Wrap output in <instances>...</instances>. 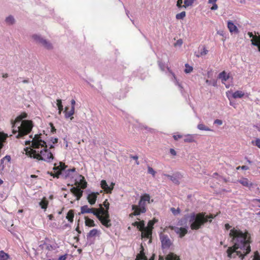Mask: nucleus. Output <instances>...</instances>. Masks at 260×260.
<instances>
[{
	"label": "nucleus",
	"mask_w": 260,
	"mask_h": 260,
	"mask_svg": "<svg viewBox=\"0 0 260 260\" xmlns=\"http://www.w3.org/2000/svg\"><path fill=\"white\" fill-rule=\"evenodd\" d=\"M101 234V231L96 229L91 230L86 236L87 241L86 245L91 246L93 245L95 243L96 237H100Z\"/></svg>",
	"instance_id": "nucleus-7"
},
{
	"label": "nucleus",
	"mask_w": 260,
	"mask_h": 260,
	"mask_svg": "<svg viewBox=\"0 0 260 260\" xmlns=\"http://www.w3.org/2000/svg\"><path fill=\"white\" fill-rule=\"evenodd\" d=\"M132 210L134 211V212L129 214L131 217H133L134 216H139L142 213H140V210H139V208L136 205H133L132 206Z\"/></svg>",
	"instance_id": "nucleus-28"
},
{
	"label": "nucleus",
	"mask_w": 260,
	"mask_h": 260,
	"mask_svg": "<svg viewBox=\"0 0 260 260\" xmlns=\"http://www.w3.org/2000/svg\"><path fill=\"white\" fill-rule=\"evenodd\" d=\"M171 211L174 215H176L179 214L181 212V210L179 208L175 209V208L172 207L171 208Z\"/></svg>",
	"instance_id": "nucleus-51"
},
{
	"label": "nucleus",
	"mask_w": 260,
	"mask_h": 260,
	"mask_svg": "<svg viewBox=\"0 0 260 260\" xmlns=\"http://www.w3.org/2000/svg\"><path fill=\"white\" fill-rule=\"evenodd\" d=\"M195 1L196 0H184V5L183 6V7L186 8L189 6H191Z\"/></svg>",
	"instance_id": "nucleus-47"
},
{
	"label": "nucleus",
	"mask_w": 260,
	"mask_h": 260,
	"mask_svg": "<svg viewBox=\"0 0 260 260\" xmlns=\"http://www.w3.org/2000/svg\"><path fill=\"white\" fill-rule=\"evenodd\" d=\"M28 117V114L26 112H23L18 117V118H19L20 120L25 119Z\"/></svg>",
	"instance_id": "nucleus-55"
},
{
	"label": "nucleus",
	"mask_w": 260,
	"mask_h": 260,
	"mask_svg": "<svg viewBox=\"0 0 260 260\" xmlns=\"http://www.w3.org/2000/svg\"><path fill=\"white\" fill-rule=\"evenodd\" d=\"M238 181L243 186L245 187L250 188L253 186V183L251 182H249L248 179L246 178H243Z\"/></svg>",
	"instance_id": "nucleus-27"
},
{
	"label": "nucleus",
	"mask_w": 260,
	"mask_h": 260,
	"mask_svg": "<svg viewBox=\"0 0 260 260\" xmlns=\"http://www.w3.org/2000/svg\"><path fill=\"white\" fill-rule=\"evenodd\" d=\"M48 204L49 201L45 197H44L43 199L39 203V206L42 209H44L45 211L47 209Z\"/></svg>",
	"instance_id": "nucleus-29"
},
{
	"label": "nucleus",
	"mask_w": 260,
	"mask_h": 260,
	"mask_svg": "<svg viewBox=\"0 0 260 260\" xmlns=\"http://www.w3.org/2000/svg\"><path fill=\"white\" fill-rule=\"evenodd\" d=\"M4 161L5 159H3V158H2L0 160V168L2 170H3L5 168V165H4Z\"/></svg>",
	"instance_id": "nucleus-63"
},
{
	"label": "nucleus",
	"mask_w": 260,
	"mask_h": 260,
	"mask_svg": "<svg viewBox=\"0 0 260 260\" xmlns=\"http://www.w3.org/2000/svg\"><path fill=\"white\" fill-rule=\"evenodd\" d=\"M230 237L232 238L234 245L229 247L226 250L227 256L231 258L237 256L243 260L251 251L250 244L251 243V236L247 230H241L231 232Z\"/></svg>",
	"instance_id": "nucleus-1"
},
{
	"label": "nucleus",
	"mask_w": 260,
	"mask_h": 260,
	"mask_svg": "<svg viewBox=\"0 0 260 260\" xmlns=\"http://www.w3.org/2000/svg\"><path fill=\"white\" fill-rule=\"evenodd\" d=\"M194 135L188 134L185 136V138L184 139L185 143H192L195 142L194 139Z\"/></svg>",
	"instance_id": "nucleus-37"
},
{
	"label": "nucleus",
	"mask_w": 260,
	"mask_h": 260,
	"mask_svg": "<svg viewBox=\"0 0 260 260\" xmlns=\"http://www.w3.org/2000/svg\"><path fill=\"white\" fill-rule=\"evenodd\" d=\"M41 136V134L35 135L31 149L28 150V147H26L24 149V150L26 152V155L28 157L37 159L38 152L37 149L40 148L41 145H45L46 144V141L42 139Z\"/></svg>",
	"instance_id": "nucleus-3"
},
{
	"label": "nucleus",
	"mask_w": 260,
	"mask_h": 260,
	"mask_svg": "<svg viewBox=\"0 0 260 260\" xmlns=\"http://www.w3.org/2000/svg\"><path fill=\"white\" fill-rule=\"evenodd\" d=\"M185 69L184 70V72L186 74H189L193 71V67L191 66H190L188 63L185 64Z\"/></svg>",
	"instance_id": "nucleus-42"
},
{
	"label": "nucleus",
	"mask_w": 260,
	"mask_h": 260,
	"mask_svg": "<svg viewBox=\"0 0 260 260\" xmlns=\"http://www.w3.org/2000/svg\"><path fill=\"white\" fill-rule=\"evenodd\" d=\"M59 175H60V176L62 177L63 179H67L68 178H73L74 176L69 171V169H66L63 172H60V174Z\"/></svg>",
	"instance_id": "nucleus-25"
},
{
	"label": "nucleus",
	"mask_w": 260,
	"mask_h": 260,
	"mask_svg": "<svg viewBox=\"0 0 260 260\" xmlns=\"http://www.w3.org/2000/svg\"><path fill=\"white\" fill-rule=\"evenodd\" d=\"M186 16V12L182 11L180 13L176 14V19L177 20H183Z\"/></svg>",
	"instance_id": "nucleus-41"
},
{
	"label": "nucleus",
	"mask_w": 260,
	"mask_h": 260,
	"mask_svg": "<svg viewBox=\"0 0 260 260\" xmlns=\"http://www.w3.org/2000/svg\"><path fill=\"white\" fill-rule=\"evenodd\" d=\"M16 127H17V125H16V123H14V122H12V128H13L12 133L14 135L16 134L17 133H18V134L19 133L18 126L17 127V129H15L16 128Z\"/></svg>",
	"instance_id": "nucleus-50"
},
{
	"label": "nucleus",
	"mask_w": 260,
	"mask_h": 260,
	"mask_svg": "<svg viewBox=\"0 0 260 260\" xmlns=\"http://www.w3.org/2000/svg\"><path fill=\"white\" fill-rule=\"evenodd\" d=\"M251 143L260 148V139L256 138L255 140V142H254L253 141H252Z\"/></svg>",
	"instance_id": "nucleus-53"
},
{
	"label": "nucleus",
	"mask_w": 260,
	"mask_h": 260,
	"mask_svg": "<svg viewBox=\"0 0 260 260\" xmlns=\"http://www.w3.org/2000/svg\"><path fill=\"white\" fill-rule=\"evenodd\" d=\"M251 45L256 46L258 51L260 52V37H256L254 39H251Z\"/></svg>",
	"instance_id": "nucleus-30"
},
{
	"label": "nucleus",
	"mask_w": 260,
	"mask_h": 260,
	"mask_svg": "<svg viewBox=\"0 0 260 260\" xmlns=\"http://www.w3.org/2000/svg\"><path fill=\"white\" fill-rule=\"evenodd\" d=\"M218 78L221 80L222 83H224V82L226 81L230 78V75L225 71H223L218 74Z\"/></svg>",
	"instance_id": "nucleus-26"
},
{
	"label": "nucleus",
	"mask_w": 260,
	"mask_h": 260,
	"mask_svg": "<svg viewBox=\"0 0 260 260\" xmlns=\"http://www.w3.org/2000/svg\"><path fill=\"white\" fill-rule=\"evenodd\" d=\"M57 247H58L57 246V244L56 243L54 245H51L47 243L46 248L48 251H51L56 249Z\"/></svg>",
	"instance_id": "nucleus-44"
},
{
	"label": "nucleus",
	"mask_w": 260,
	"mask_h": 260,
	"mask_svg": "<svg viewBox=\"0 0 260 260\" xmlns=\"http://www.w3.org/2000/svg\"><path fill=\"white\" fill-rule=\"evenodd\" d=\"M249 169V167L246 165L242 166H238L236 168L237 170L242 169L243 170H247Z\"/></svg>",
	"instance_id": "nucleus-61"
},
{
	"label": "nucleus",
	"mask_w": 260,
	"mask_h": 260,
	"mask_svg": "<svg viewBox=\"0 0 260 260\" xmlns=\"http://www.w3.org/2000/svg\"><path fill=\"white\" fill-rule=\"evenodd\" d=\"M252 260H260V255L257 252H255V255Z\"/></svg>",
	"instance_id": "nucleus-64"
},
{
	"label": "nucleus",
	"mask_w": 260,
	"mask_h": 260,
	"mask_svg": "<svg viewBox=\"0 0 260 260\" xmlns=\"http://www.w3.org/2000/svg\"><path fill=\"white\" fill-rule=\"evenodd\" d=\"M104 206L106 209V210L105 211H108L109 210V206H110V204L109 203L108 201V200L106 199L105 200V201L103 202V204H100L99 206H100V207L101 208V209L102 208V206Z\"/></svg>",
	"instance_id": "nucleus-45"
},
{
	"label": "nucleus",
	"mask_w": 260,
	"mask_h": 260,
	"mask_svg": "<svg viewBox=\"0 0 260 260\" xmlns=\"http://www.w3.org/2000/svg\"><path fill=\"white\" fill-rule=\"evenodd\" d=\"M44 48H45L47 50H52L53 48V45L49 41H47L46 39L44 40L42 45Z\"/></svg>",
	"instance_id": "nucleus-36"
},
{
	"label": "nucleus",
	"mask_w": 260,
	"mask_h": 260,
	"mask_svg": "<svg viewBox=\"0 0 260 260\" xmlns=\"http://www.w3.org/2000/svg\"><path fill=\"white\" fill-rule=\"evenodd\" d=\"M49 125L51 127V132L52 134H55L56 132V129L55 128V126H54L52 122H50L49 123Z\"/></svg>",
	"instance_id": "nucleus-58"
},
{
	"label": "nucleus",
	"mask_w": 260,
	"mask_h": 260,
	"mask_svg": "<svg viewBox=\"0 0 260 260\" xmlns=\"http://www.w3.org/2000/svg\"><path fill=\"white\" fill-rule=\"evenodd\" d=\"M77 177L75 179V184L79 185L81 188L84 189L87 187V182L84 177L81 174L77 173Z\"/></svg>",
	"instance_id": "nucleus-9"
},
{
	"label": "nucleus",
	"mask_w": 260,
	"mask_h": 260,
	"mask_svg": "<svg viewBox=\"0 0 260 260\" xmlns=\"http://www.w3.org/2000/svg\"><path fill=\"white\" fill-rule=\"evenodd\" d=\"M47 174H49L51 176H52L54 178H59L60 177V175H59L60 174V172H47Z\"/></svg>",
	"instance_id": "nucleus-46"
},
{
	"label": "nucleus",
	"mask_w": 260,
	"mask_h": 260,
	"mask_svg": "<svg viewBox=\"0 0 260 260\" xmlns=\"http://www.w3.org/2000/svg\"><path fill=\"white\" fill-rule=\"evenodd\" d=\"M95 208H89L87 205H84L81 207V212L78 213V215L84 214L87 213H92V210H95Z\"/></svg>",
	"instance_id": "nucleus-22"
},
{
	"label": "nucleus",
	"mask_w": 260,
	"mask_h": 260,
	"mask_svg": "<svg viewBox=\"0 0 260 260\" xmlns=\"http://www.w3.org/2000/svg\"><path fill=\"white\" fill-rule=\"evenodd\" d=\"M206 83L209 85H212L214 87L217 86V80H215V79H213L212 80H206Z\"/></svg>",
	"instance_id": "nucleus-43"
},
{
	"label": "nucleus",
	"mask_w": 260,
	"mask_h": 260,
	"mask_svg": "<svg viewBox=\"0 0 260 260\" xmlns=\"http://www.w3.org/2000/svg\"><path fill=\"white\" fill-rule=\"evenodd\" d=\"M148 173L151 174L153 176H154L156 174V172L154 170L149 166L148 167Z\"/></svg>",
	"instance_id": "nucleus-54"
},
{
	"label": "nucleus",
	"mask_w": 260,
	"mask_h": 260,
	"mask_svg": "<svg viewBox=\"0 0 260 260\" xmlns=\"http://www.w3.org/2000/svg\"><path fill=\"white\" fill-rule=\"evenodd\" d=\"M215 216L213 214H207L206 212H192L187 213L179 220L177 225L188 226L189 222L190 229L193 231H197L202 228L207 222L211 223Z\"/></svg>",
	"instance_id": "nucleus-2"
},
{
	"label": "nucleus",
	"mask_w": 260,
	"mask_h": 260,
	"mask_svg": "<svg viewBox=\"0 0 260 260\" xmlns=\"http://www.w3.org/2000/svg\"><path fill=\"white\" fill-rule=\"evenodd\" d=\"M208 52V50L206 49V48L204 47L201 50V55H205Z\"/></svg>",
	"instance_id": "nucleus-59"
},
{
	"label": "nucleus",
	"mask_w": 260,
	"mask_h": 260,
	"mask_svg": "<svg viewBox=\"0 0 260 260\" xmlns=\"http://www.w3.org/2000/svg\"><path fill=\"white\" fill-rule=\"evenodd\" d=\"M100 185L101 188L107 193H111L113 190V187L109 186L105 180H102L101 181Z\"/></svg>",
	"instance_id": "nucleus-21"
},
{
	"label": "nucleus",
	"mask_w": 260,
	"mask_h": 260,
	"mask_svg": "<svg viewBox=\"0 0 260 260\" xmlns=\"http://www.w3.org/2000/svg\"><path fill=\"white\" fill-rule=\"evenodd\" d=\"M153 227L148 228L146 227L144 229L142 232V235L143 237L149 239V240L148 242V244H150L152 242V229Z\"/></svg>",
	"instance_id": "nucleus-17"
},
{
	"label": "nucleus",
	"mask_w": 260,
	"mask_h": 260,
	"mask_svg": "<svg viewBox=\"0 0 260 260\" xmlns=\"http://www.w3.org/2000/svg\"><path fill=\"white\" fill-rule=\"evenodd\" d=\"M56 105L59 111L58 113L59 114H60L63 109V105L62 104V100L61 99H57Z\"/></svg>",
	"instance_id": "nucleus-39"
},
{
	"label": "nucleus",
	"mask_w": 260,
	"mask_h": 260,
	"mask_svg": "<svg viewBox=\"0 0 260 260\" xmlns=\"http://www.w3.org/2000/svg\"><path fill=\"white\" fill-rule=\"evenodd\" d=\"M40 148H43L40 151L38 150L37 160H43L47 162H51L54 158L53 153L48 148L47 142L46 144L41 145Z\"/></svg>",
	"instance_id": "nucleus-5"
},
{
	"label": "nucleus",
	"mask_w": 260,
	"mask_h": 260,
	"mask_svg": "<svg viewBox=\"0 0 260 260\" xmlns=\"http://www.w3.org/2000/svg\"><path fill=\"white\" fill-rule=\"evenodd\" d=\"M58 139L57 138L51 137L48 142L52 143L53 144H55L58 143Z\"/></svg>",
	"instance_id": "nucleus-56"
},
{
	"label": "nucleus",
	"mask_w": 260,
	"mask_h": 260,
	"mask_svg": "<svg viewBox=\"0 0 260 260\" xmlns=\"http://www.w3.org/2000/svg\"><path fill=\"white\" fill-rule=\"evenodd\" d=\"M121 92H123V91L121 89H120L119 92H117V93H114V97L118 100H120L122 98H124L125 97V94L124 93H123L121 95Z\"/></svg>",
	"instance_id": "nucleus-40"
},
{
	"label": "nucleus",
	"mask_w": 260,
	"mask_h": 260,
	"mask_svg": "<svg viewBox=\"0 0 260 260\" xmlns=\"http://www.w3.org/2000/svg\"><path fill=\"white\" fill-rule=\"evenodd\" d=\"M86 192L88 193L87 199L88 203L91 205H94L96 202L98 196L99 194V192L90 191V190H86Z\"/></svg>",
	"instance_id": "nucleus-15"
},
{
	"label": "nucleus",
	"mask_w": 260,
	"mask_h": 260,
	"mask_svg": "<svg viewBox=\"0 0 260 260\" xmlns=\"http://www.w3.org/2000/svg\"><path fill=\"white\" fill-rule=\"evenodd\" d=\"M158 221V220L154 218L152 220H149L148 222V224L149 226H151V228L153 227V225L154 223H156Z\"/></svg>",
	"instance_id": "nucleus-57"
},
{
	"label": "nucleus",
	"mask_w": 260,
	"mask_h": 260,
	"mask_svg": "<svg viewBox=\"0 0 260 260\" xmlns=\"http://www.w3.org/2000/svg\"><path fill=\"white\" fill-rule=\"evenodd\" d=\"M140 252L137 254L135 260H154V254H153L150 258H148L147 256L145 255V253L144 252V248L142 244L140 245Z\"/></svg>",
	"instance_id": "nucleus-10"
},
{
	"label": "nucleus",
	"mask_w": 260,
	"mask_h": 260,
	"mask_svg": "<svg viewBox=\"0 0 260 260\" xmlns=\"http://www.w3.org/2000/svg\"><path fill=\"white\" fill-rule=\"evenodd\" d=\"M140 200H141L146 203V202H148V203H150L153 202V199H152L150 201V196L148 193H144V194H142V196H141Z\"/></svg>",
	"instance_id": "nucleus-33"
},
{
	"label": "nucleus",
	"mask_w": 260,
	"mask_h": 260,
	"mask_svg": "<svg viewBox=\"0 0 260 260\" xmlns=\"http://www.w3.org/2000/svg\"><path fill=\"white\" fill-rule=\"evenodd\" d=\"M32 39L34 40L36 44L42 45L43 42L45 40L40 35L33 34L31 36Z\"/></svg>",
	"instance_id": "nucleus-23"
},
{
	"label": "nucleus",
	"mask_w": 260,
	"mask_h": 260,
	"mask_svg": "<svg viewBox=\"0 0 260 260\" xmlns=\"http://www.w3.org/2000/svg\"><path fill=\"white\" fill-rule=\"evenodd\" d=\"M74 210H70L66 216V218L70 222H73L74 220Z\"/></svg>",
	"instance_id": "nucleus-32"
},
{
	"label": "nucleus",
	"mask_w": 260,
	"mask_h": 260,
	"mask_svg": "<svg viewBox=\"0 0 260 260\" xmlns=\"http://www.w3.org/2000/svg\"><path fill=\"white\" fill-rule=\"evenodd\" d=\"M171 229L174 230L176 233L179 234V237L182 238L188 233L189 227L188 226H184L183 227L178 228L174 226H172Z\"/></svg>",
	"instance_id": "nucleus-13"
},
{
	"label": "nucleus",
	"mask_w": 260,
	"mask_h": 260,
	"mask_svg": "<svg viewBox=\"0 0 260 260\" xmlns=\"http://www.w3.org/2000/svg\"><path fill=\"white\" fill-rule=\"evenodd\" d=\"M158 66L161 71H165V63L163 62L161 60H158L157 61Z\"/></svg>",
	"instance_id": "nucleus-52"
},
{
	"label": "nucleus",
	"mask_w": 260,
	"mask_h": 260,
	"mask_svg": "<svg viewBox=\"0 0 260 260\" xmlns=\"http://www.w3.org/2000/svg\"><path fill=\"white\" fill-rule=\"evenodd\" d=\"M183 44V41L182 39H180L177 41V42L174 44V46H181Z\"/></svg>",
	"instance_id": "nucleus-60"
},
{
	"label": "nucleus",
	"mask_w": 260,
	"mask_h": 260,
	"mask_svg": "<svg viewBox=\"0 0 260 260\" xmlns=\"http://www.w3.org/2000/svg\"><path fill=\"white\" fill-rule=\"evenodd\" d=\"M34 127L33 121L31 120H23L18 129L19 133L17 134L16 137L17 139L23 138L24 136L29 134L32 131Z\"/></svg>",
	"instance_id": "nucleus-4"
},
{
	"label": "nucleus",
	"mask_w": 260,
	"mask_h": 260,
	"mask_svg": "<svg viewBox=\"0 0 260 260\" xmlns=\"http://www.w3.org/2000/svg\"><path fill=\"white\" fill-rule=\"evenodd\" d=\"M68 168V166L61 161H59L58 164L55 163L53 168V170L56 172H62Z\"/></svg>",
	"instance_id": "nucleus-19"
},
{
	"label": "nucleus",
	"mask_w": 260,
	"mask_h": 260,
	"mask_svg": "<svg viewBox=\"0 0 260 260\" xmlns=\"http://www.w3.org/2000/svg\"><path fill=\"white\" fill-rule=\"evenodd\" d=\"M228 27L230 32L232 34H237L239 33V30L237 27V26L234 24V23L232 20H229L228 21Z\"/></svg>",
	"instance_id": "nucleus-20"
},
{
	"label": "nucleus",
	"mask_w": 260,
	"mask_h": 260,
	"mask_svg": "<svg viewBox=\"0 0 260 260\" xmlns=\"http://www.w3.org/2000/svg\"><path fill=\"white\" fill-rule=\"evenodd\" d=\"M167 178L170 179L174 184L179 185L180 183V180L183 177L182 175L179 172L173 173L172 175L169 174H165Z\"/></svg>",
	"instance_id": "nucleus-11"
},
{
	"label": "nucleus",
	"mask_w": 260,
	"mask_h": 260,
	"mask_svg": "<svg viewBox=\"0 0 260 260\" xmlns=\"http://www.w3.org/2000/svg\"><path fill=\"white\" fill-rule=\"evenodd\" d=\"M226 95L228 99L231 101L232 99H241L244 95V93L241 90H237L234 92L231 91H228L226 92Z\"/></svg>",
	"instance_id": "nucleus-12"
},
{
	"label": "nucleus",
	"mask_w": 260,
	"mask_h": 260,
	"mask_svg": "<svg viewBox=\"0 0 260 260\" xmlns=\"http://www.w3.org/2000/svg\"><path fill=\"white\" fill-rule=\"evenodd\" d=\"M71 192L76 197V200L79 201L83 196V189L79 187H72L70 189Z\"/></svg>",
	"instance_id": "nucleus-16"
},
{
	"label": "nucleus",
	"mask_w": 260,
	"mask_h": 260,
	"mask_svg": "<svg viewBox=\"0 0 260 260\" xmlns=\"http://www.w3.org/2000/svg\"><path fill=\"white\" fill-rule=\"evenodd\" d=\"M68 256V254L67 253H66L63 255H60L58 257V260H66Z\"/></svg>",
	"instance_id": "nucleus-62"
},
{
	"label": "nucleus",
	"mask_w": 260,
	"mask_h": 260,
	"mask_svg": "<svg viewBox=\"0 0 260 260\" xmlns=\"http://www.w3.org/2000/svg\"><path fill=\"white\" fill-rule=\"evenodd\" d=\"M5 22L8 25H12L15 23L16 20L12 15H9L6 18Z\"/></svg>",
	"instance_id": "nucleus-34"
},
{
	"label": "nucleus",
	"mask_w": 260,
	"mask_h": 260,
	"mask_svg": "<svg viewBox=\"0 0 260 260\" xmlns=\"http://www.w3.org/2000/svg\"><path fill=\"white\" fill-rule=\"evenodd\" d=\"M140 223V226L139 227V231H142V230L146 228L147 226H145V222L144 220H140L139 222Z\"/></svg>",
	"instance_id": "nucleus-49"
},
{
	"label": "nucleus",
	"mask_w": 260,
	"mask_h": 260,
	"mask_svg": "<svg viewBox=\"0 0 260 260\" xmlns=\"http://www.w3.org/2000/svg\"><path fill=\"white\" fill-rule=\"evenodd\" d=\"M91 214H93L99 219L102 224L106 228H110L112 226L109 211H104V209L102 208L101 209V214L93 210H92Z\"/></svg>",
	"instance_id": "nucleus-6"
},
{
	"label": "nucleus",
	"mask_w": 260,
	"mask_h": 260,
	"mask_svg": "<svg viewBox=\"0 0 260 260\" xmlns=\"http://www.w3.org/2000/svg\"><path fill=\"white\" fill-rule=\"evenodd\" d=\"M75 104H76V102L74 99H73L71 101V110L70 111H68V110L69 109V107H65L64 112L65 113V118H69L70 117H71V120L73 118V117H72V116L75 113Z\"/></svg>",
	"instance_id": "nucleus-14"
},
{
	"label": "nucleus",
	"mask_w": 260,
	"mask_h": 260,
	"mask_svg": "<svg viewBox=\"0 0 260 260\" xmlns=\"http://www.w3.org/2000/svg\"><path fill=\"white\" fill-rule=\"evenodd\" d=\"M6 137H2L0 136V151L3 148L4 146V143L6 142Z\"/></svg>",
	"instance_id": "nucleus-48"
},
{
	"label": "nucleus",
	"mask_w": 260,
	"mask_h": 260,
	"mask_svg": "<svg viewBox=\"0 0 260 260\" xmlns=\"http://www.w3.org/2000/svg\"><path fill=\"white\" fill-rule=\"evenodd\" d=\"M11 258L10 255L4 250L0 251V260H9Z\"/></svg>",
	"instance_id": "nucleus-35"
},
{
	"label": "nucleus",
	"mask_w": 260,
	"mask_h": 260,
	"mask_svg": "<svg viewBox=\"0 0 260 260\" xmlns=\"http://www.w3.org/2000/svg\"><path fill=\"white\" fill-rule=\"evenodd\" d=\"M85 224L87 226L89 227H93L95 226L96 225L95 224L94 221L93 219H90L88 216H85Z\"/></svg>",
	"instance_id": "nucleus-31"
},
{
	"label": "nucleus",
	"mask_w": 260,
	"mask_h": 260,
	"mask_svg": "<svg viewBox=\"0 0 260 260\" xmlns=\"http://www.w3.org/2000/svg\"><path fill=\"white\" fill-rule=\"evenodd\" d=\"M180 260V257L177 254H175L173 252H169L168 254L166 255V257H164V256L159 255L158 260Z\"/></svg>",
	"instance_id": "nucleus-18"
},
{
	"label": "nucleus",
	"mask_w": 260,
	"mask_h": 260,
	"mask_svg": "<svg viewBox=\"0 0 260 260\" xmlns=\"http://www.w3.org/2000/svg\"><path fill=\"white\" fill-rule=\"evenodd\" d=\"M197 128L201 131H212L213 130L210 129L209 127L205 126L203 123H199L198 126Z\"/></svg>",
	"instance_id": "nucleus-38"
},
{
	"label": "nucleus",
	"mask_w": 260,
	"mask_h": 260,
	"mask_svg": "<svg viewBox=\"0 0 260 260\" xmlns=\"http://www.w3.org/2000/svg\"><path fill=\"white\" fill-rule=\"evenodd\" d=\"M140 210V213H144L147 211L146 203L140 200L137 205Z\"/></svg>",
	"instance_id": "nucleus-24"
},
{
	"label": "nucleus",
	"mask_w": 260,
	"mask_h": 260,
	"mask_svg": "<svg viewBox=\"0 0 260 260\" xmlns=\"http://www.w3.org/2000/svg\"><path fill=\"white\" fill-rule=\"evenodd\" d=\"M159 236L161 242V248L163 250V253L164 254H166V250L170 248V247L172 245L173 243L168 235L160 233Z\"/></svg>",
	"instance_id": "nucleus-8"
}]
</instances>
